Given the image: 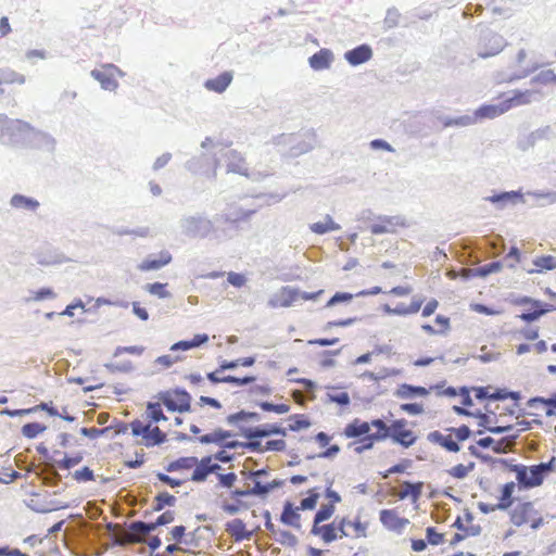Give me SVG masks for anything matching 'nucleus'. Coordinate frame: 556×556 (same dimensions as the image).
Wrapping results in <instances>:
<instances>
[{
    "mask_svg": "<svg viewBox=\"0 0 556 556\" xmlns=\"http://www.w3.org/2000/svg\"><path fill=\"white\" fill-rule=\"evenodd\" d=\"M176 497L168 492L159 493L154 497L153 511H161L165 506L173 507L176 504Z\"/></svg>",
    "mask_w": 556,
    "mask_h": 556,
    "instance_id": "obj_42",
    "label": "nucleus"
},
{
    "mask_svg": "<svg viewBox=\"0 0 556 556\" xmlns=\"http://www.w3.org/2000/svg\"><path fill=\"white\" fill-rule=\"evenodd\" d=\"M426 539L431 545H439L444 542V534L439 533L434 527H428L426 529Z\"/></svg>",
    "mask_w": 556,
    "mask_h": 556,
    "instance_id": "obj_62",
    "label": "nucleus"
},
{
    "mask_svg": "<svg viewBox=\"0 0 556 556\" xmlns=\"http://www.w3.org/2000/svg\"><path fill=\"white\" fill-rule=\"evenodd\" d=\"M173 257L168 251H161L157 255H150L138 265L141 271L159 270L172 262Z\"/></svg>",
    "mask_w": 556,
    "mask_h": 556,
    "instance_id": "obj_14",
    "label": "nucleus"
},
{
    "mask_svg": "<svg viewBox=\"0 0 556 556\" xmlns=\"http://www.w3.org/2000/svg\"><path fill=\"white\" fill-rule=\"evenodd\" d=\"M349 447H353L354 452L357 453V454H362L366 451H369L374 447L372 443H370V440L369 439H366V437L364 438H359V440L357 442H351L349 444Z\"/></svg>",
    "mask_w": 556,
    "mask_h": 556,
    "instance_id": "obj_61",
    "label": "nucleus"
},
{
    "mask_svg": "<svg viewBox=\"0 0 556 556\" xmlns=\"http://www.w3.org/2000/svg\"><path fill=\"white\" fill-rule=\"evenodd\" d=\"M299 508L293 505V503L287 501L283 504L282 513L280 515V521L287 526L293 527L295 529H301Z\"/></svg>",
    "mask_w": 556,
    "mask_h": 556,
    "instance_id": "obj_29",
    "label": "nucleus"
},
{
    "mask_svg": "<svg viewBox=\"0 0 556 556\" xmlns=\"http://www.w3.org/2000/svg\"><path fill=\"white\" fill-rule=\"evenodd\" d=\"M285 484L283 480L275 479L268 483H262L261 481H255L254 483V496L265 498L270 492L274 490L281 488Z\"/></svg>",
    "mask_w": 556,
    "mask_h": 556,
    "instance_id": "obj_35",
    "label": "nucleus"
},
{
    "mask_svg": "<svg viewBox=\"0 0 556 556\" xmlns=\"http://www.w3.org/2000/svg\"><path fill=\"white\" fill-rule=\"evenodd\" d=\"M130 531L140 534V535H149L153 531H155L159 527L156 526V522H144L141 520H137L130 523Z\"/></svg>",
    "mask_w": 556,
    "mask_h": 556,
    "instance_id": "obj_43",
    "label": "nucleus"
},
{
    "mask_svg": "<svg viewBox=\"0 0 556 556\" xmlns=\"http://www.w3.org/2000/svg\"><path fill=\"white\" fill-rule=\"evenodd\" d=\"M81 460H83V455L79 453L75 456L64 455V457L62 459L54 460V465H56V467H59L60 469L67 470V469L75 467L76 465H78Z\"/></svg>",
    "mask_w": 556,
    "mask_h": 556,
    "instance_id": "obj_51",
    "label": "nucleus"
},
{
    "mask_svg": "<svg viewBox=\"0 0 556 556\" xmlns=\"http://www.w3.org/2000/svg\"><path fill=\"white\" fill-rule=\"evenodd\" d=\"M255 213V210H243L239 208L233 214H222L217 215L215 217V220H224L225 223H237L240 220H248L253 214Z\"/></svg>",
    "mask_w": 556,
    "mask_h": 556,
    "instance_id": "obj_38",
    "label": "nucleus"
},
{
    "mask_svg": "<svg viewBox=\"0 0 556 556\" xmlns=\"http://www.w3.org/2000/svg\"><path fill=\"white\" fill-rule=\"evenodd\" d=\"M533 514H535L533 504L531 502H525L518 504L511 510L510 520L515 526L520 527L527 523Z\"/></svg>",
    "mask_w": 556,
    "mask_h": 556,
    "instance_id": "obj_18",
    "label": "nucleus"
},
{
    "mask_svg": "<svg viewBox=\"0 0 556 556\" xmlns=\"http://www.w3.org/2000/svg\"><path fill=\"white\" fill-rule=\"evenodd\" d=\"M498 463L504 465L510 472L516 473V480L520 489H532L543 483L544 478L538 465L526 466L522 464H509L507 459L501 458Z\"/></svg>",
    "mask_w": 556,
    "mask_h": 556,
    "instance_id": "obj_2",
    "label": "nucleus"
},
{
    "mask_svg": "<svg viewBox=\"0 0 556 556\" xmlns=\"http://www.w3.org/2000/svg\"><path fill=\"white\" fill-rule=\"evenodd\" d=\"M401 14L395 8H390L387 11L383 24L386 29L394 28L399 25Z\"/></svg>",
    "mask_w": 556,
    "mask_h": 556,
    "instance_id": "obj_56",
    "label": "nucleus"
},
{
    "mask_svg": "<svg viewBox=\"0 0 556 556\" xmlns=\"http://www.w3.org/2000/svg\"><path fill=\"white\" fill-rule=\"evenodd\" d=\"M255 363V357H242L235 361H223L217 368V371L233 370L238 366L251 367Z\"/></svg>",
    "mask_w": 556,
    "mask_h": 556,
    "instance_id": "obj_39",
    "label": "nucleus"
},
{
    "mask_svg": "<svg viewBox=\"0 0 556 556\" xmlns=\"http://www.w3.org/2000/svg\"><path fill=\"white\" fill-rule=\"evenodd\" d=\"M311 534L320 536V539L329 544L338 539L336 521L328 525L312 526Z\"/></svg>",
    "mask_w": 556,
    "mask_h": 556,
    "instance_id": "obj_31",
    "label": "nucleus"
},
{
    "mask_svg": "<svg viewBox=\"0 0 556 556\" xmlns=\"http://www.w3.org/2000/svg\"><path fill=\"white\" fill-rule=\"evenodd\" d=\"M46 429H47V427L39 422H28L22 427V433L24 437H26L28 439H34L39 433L43 432Z\"/></svg>",
    "mask_w": 556,
    "mask_h": 556,
    "instance_id": "obj_47",
    "label": "nucleus"
},
{
    "mask_svg": "<svg viewBox=\"0 0 556 556\" xmlns=\"http://www.w3.org/2000/svg\"><path fill=\"white\" fill-rule=\"evenodd\" d=\"M502 268L503 263L501 261H495L483 266L473 268L471 270V276L484 278L491 274L498 273Z\"/></svg>",
    "mask_w": 556,
    "mask_h": 556,
    "instance_id": "obj_41",
    "label": "nucleus"
},
{
    "mask_svg": "<svg viewBox=\"0 0 556 556\" xmlns=\"http://www.w3.org/2000/svg\"><path fill=\"white\" fill-rule=\"evenodd\" d=\"M407 421L405 419H396L391 424L390 439L393 443L403 447H409L415 444L417 437L412 430L405 429Z\"/></svg>",
    "mask_w": 556,
    "mask_h": 556,
    "instance_id": "obj_8",
    "label": "nucleus"
},
{
    "mask_svg": "<svg viewBox=\"0 0 556 556\" xmlns=\"http://www.w3.org/2000/svg\"><path fill=\"white\" fill-rule=\"evenodd\" d=\"M494 205L497 211H503L517 203H525L523 194L520 191H502L483 198Z\"/></svg>",
    "mask_w": 556,
    "mask_h": 556,
    "instance_id": "obj_9",
    "label": "nucleus"
},
{
    "mask_svg": "<svg viewBox=\"0 0 556 556\" xmlns=\"http://www.w3.org/2000/svg\"><path fill=\"white\" fill-rule=\"evenodd\" d=\"M427 440L431 443L439 444L448 452L457 453L460 451V445L453 440L452 435H444L438 430L429 432Z\"/></svg>",
    "mask_w": 556,
    "mask_h": 556,
    "instance_id": "obj_26",
    "label": "nucleus"
},
{
    "mask_svg": "<svg viewBox=\"0 0 556 556\" xmlns=\"http://www.w3.org/2000/svg\"><path fill=\"white\" fill-rule=\"evenodd\" d=\"M225 156L227 159L228 172L240 174L242 176H249L244 159L239 152L236 150H229L225 153Z\"/></svg>",
    "mask_w": 556,
    "mask_h": 556,
    "instance_id": "obj_24",
    "label": "nucleus"
},
{
    "mask_svg": "<svg viewBox=\"0 0 556 556\" xmlns=\"http://www.w3.org/2000/svg\"><path fill=\"white\" fill-rule=\"evenodd\" d=\"M333 513L334 506L332 504L321 505L314 516L313 526H319L321 522L327 521Z\"/></svg>",
    "mask_w": 556,
    "mask_h": 556,
    "instance_id": "obj_44",
    "label": "nucleus"
},
{
    "mask_svg": "<svg viewBox=\"0 0 556 556\" xmlns=\"http://www.w3.org/2000/svg\"><path fill=\"white\" fill-rule=\"evenodd\" d=\"M424 483L422 482H410L403 481L402 490L397 491L396 489H392L390 494L392 496H397L400 500H405L409 497L413 503H416L422 493Z\"/></svg>",
    "mask_w": 556,
    "mask_h": 556,
    "instance_id": "obj_13",
    "label": "nucleus"
},
{
    "mask_svg": "<svg viewBox=\"0 0 556 556\" xmlns=\"http://www.w3.org/2000/svg\"><path fill=\"white\" fill-rule=\"evenodd\" d=\"M535 93L536 91L533 90H514L513 96L504 100L507 112L511 108L530 104L532 102V96Z\"/></svg>",
    "mask_w": 556,
    "mask_h": 556,
    "instance_id": "obj_30",
    "label": "nucleus"
},
{
    "mask_svg": "<svg viewBox=\"0 0 556 556\" xmlns=\"http://www.w3.org/2000/svg\"><path fill=\"white\" fill-rule=\"evenodd\" d=\"M369 431L370 425L368 421L355 418L345 426L343 434L349 439H359L367 435Z\"/></svg>",
    "mask_w": 556,
    "mask_h": 556,
    "instance_id": "obj_25",
    "label": "nucleus"
},
{
    "mask_svg": "<svg viewBox=\"0 0 556 556\" xmlns=\"http://www.w3.org/2000/svg\"><path fill=\"white\" fill-rule=\"evenodd\" d=\"M10 206L17 211L35 213L40 207L38 200L21 193H15L10 199Z\"/></svg>",
    "mask_w": 556,
    "mask_h": 556,
    "instance_id": "obj_17",
    "label": "nucleus"
},
{
    "mask_svg": "<svg viewBox=\"0 0 556 556\" xmlns=\"http://www.w3.org/2000/svg\"><path fill=\"white\" fill-rule=\"evenodd\" d=\"M226 531L235 539L240 542L243 540H251L253 532L245 529V523L241 519H233L226 523Z\"/></svg>",
    "mask_w": 556,
    "mask_h": 556,
    "instance_id": "obj_28",
    "label": "nucleus"
},
{
    "mask_svg": "<svg viewBox=\"0 0 556 556\" xmlns=\"http://www.w3.org/2000/svg\"><path fill=\"white\" fill-rule=\"evenodd\" d=\"M380 521L387 529L397 532L409 523L408 519L399 517L393 509H382L380 511Z\"/></svg>",
    "mask_w": 556,
    "mask_h": 556,
    "instance_id": "obj_16",
    "label": "nucleus"
},
{
    "mask_svg": "<svg viewBox=\"0 0 556 556\" xmlns=\"http://www.w3.org/2000/svg\"><path fill=\"white\" fill-rule=\"evenodd\" d=\"M289 419H293L294 422L289 425V430L291 431H300L303 429H307L311 426V421L305 418L303 415H291Z\"/></svg>",
    "mask_w": 556,
    "mask_h": 556,
    "instance_id": "obj_59",
    "label": "nucleus"
},
{
    "mask_svg": "<svg viewBox=\"0 0 556 556\" xmlns=\"http://www.w3.org/2000/svg\"><path fill=\"white\" fill-rule=\"evenodd\" d=\"M166 283L153 282L147 283L144 289L152 295H156L160 299H166L170 296V293L165 290Z\"/></svg>",
    "mask_w": 556,
    "mask_h": 556,
    "instance_id": "obj_50",
    "label": "nucleus"
},
{
    "mask_svg": "<svg viewBox=\"0 0 556 556\" xmlns=\"http://www.w3.org/2000/svg\"><path fill=\"white\" fill-rule=\"evenodd\" d=\"M54 466H55L54 463L52 465L46 464V465L40 466V470H38V471L35 470L37 478L39 480H41V482L45 485L56 486L60 483L62 477L55 470Z\"/></svg>",
    "mask_w": 556,
    "mask_h": 556,
    "instance_id": "obj_23",
    "label": "nucleus"
},
{
    "mask_svg": "<svg viewBox=\"0 0 556 556\" xmlns=\"http://www.w3.org/2000/svg\"><path fill=\"white\" fill-rule=\"evenodd\" d=\"M233 78L232 72L226 71L219 74L217 77L207 79L204 83V87L210 91H215L217 93L224 92L228 86L231 84Z\"/></svg>",
    "mask_w": 556,
    "mask_h": 556,
    "instance_id": "obj_27",
    "label": "nucleus"
},
{
    "mask_svg": "<svg viewBox=\"0 0 556 556\" xmlns=\"http://www.w3.org/2000/svg\"><path fill=\"white\" fill-rule=\"evenodd\" d=\"M507 112V106L504 103V100L498 104H483L478 108L472 114L476 117V123L485 118H495Z\"/></svg>",
    "mask_w": 556,
    "mask_h": 556,
    "instance_id": "obj_19",
    "label": "nucleus"
},
{
    "mask_svg": "<svg viewBox=\"0 0 556 556\" xmlns=\"http://www.w3.org/2000/svg\"><path fill=\"white\" fill-rule=\"evenodd\" d=\"M73 478L77 482H87V481L93 480L94 475H93V471L89 467L85 466L81 469L76 470L73 473Z\"/></svg>",
    "mask_w": 556,
    "mask_h": 556,
    "instance_id": "obj_63",
    "label": "nucleus"
},
{
    "mask_svg": "<svg viewBox=\"0 0 556 556\" xmlns=\"http://www.w3.org/2000/svg\"><path fill=\"white\" fill-rule=\"evenodd\" d=\"M91 77L100 83L101 88L104 90H115L118 87V83L113 78V74L110 70H92L90 73Z\"/></svg>",
    "mask_w": 556,
    "mask_h": 556,
    "instance_id": "obj_32",
    "label": "nucleus"
},
{
    "mask_svg": "<svg viewBox=\"0 0 556 556\" xmlns=\"http://www.w3.org/2000/svg\"><path fill=\"white\" fill-rule=\"evenodd\" d=\"M378 219L381 224H372L369 229L372 235H382L393 232L395 226H403L404 223L399 216H379Z\"/></svg>",
    "mask_w": 556,
    "mask_h": 556,
    "instance_id": "obj_20",
    "label": "nucleus"
},
{
    "mask_svg": "<svg viewBox=\"0 0 556 556\" xmlns=\"http://www.w3.org/2000/svg\"><path fill=\"white\" fill-rule=\"evenodd\" d=\"M226 420L229 425H238L240 421H260L261 415L256 412L241 409L238 413L229 415Z\"/></svg>",
    "mask_w": 556,
    "mask_h": 556,
    "instance_id": "obj_37",
    "label": "nucleus"
},
{
    "mask_svg": "<svg viewBox=\"0 0 556 556\" xmlns=\"http://www.w3.org/2000/svg\"><path fill=\"white\" fill-rule=\"evenodd\" d=\"M333 53L329 49H320L308 58V64L314 71H324L331 66Z\"/></svg>",
    "mask_w": 556,
    "mask_h": 556,
    "instance_id": "obj_21",
    "label": "nucleus"
},
{
    "mask_svg": "<svg viewBox=\"0 0 556 556\" xmlns=\"http://www.w3.org/2000/svg\"><path fill=\"white\" fill-rule=\"evenodd\" d=\"M131 434L134 437H142L147 447L161 445L166 441V433L159 427H151V422L143 425L139 419L130 422Z\"/></svg>",
    "mask_w": 556,
    "mask_h": 556,
    "instance_id": "obj_5",
    "label": "nucleus"
},
{
    "mask_svg": "<svg viewBox=\"0 0 556 556\" xmlns=\"http://www.w3.org/2000/svg\"><path fill=\"white\" fill-rule=\"evenodd\" d=\"M429 394V390L425 387L402 383L394 391V396L402 400L424 397Z\"/></svg>",
    "mask_w": 556,
    "mask_h": 556,
    "instance_id": "obj_22",
    "label": "nucleus"
},
{
    "mask_svg": "<svg viewBox=\"0 0 556 556\" xmlns=\"http://www.w3.org/2000/svg\"><path fill=\"white\" fill-rule=\"evenodd\" d=\"M475 468V463H469L468 466L458 464L448 470V473L456 479H464L467 477L469 471Z\"/></svg>",
    "mask_w": 556,
    "mask_h": 556,
    "instance_id": "obj_57",
    "label": "nucleus"
},
{
    "mask_svg": "<svg viewBox=\"0 0 556 556\" xmlns=\"http://www.w3.org/2000/svg\"><path fill=\"white\" fill-rule=\"evenodd\" d=\"M275 540L279 542L281 545L294 547L298 545V538L287 530H278L276 534H274Z\"/></svg>",
    "mask_w": 556,
    "mask_h": 556,
    "instance_id": "obj_46",
    "label": "nucleus"
},
{
    "mask_svg": "<svg viewBox=\"0 0 556 556\" xmlns=\"http://www.w3.org/2000/svg\"><path fill=\"white\" fill-rule=\"evenodd\" d=\"M551 83H556V74L552 70L541 71L531 78V84L547 85Z\"/></svg>",
    "mask_w": 556,
    "mask_h": 556,
    "instance_id": "obj_54",
    "label": "nucleus"
},
{
    "mask_svg": "<svg viewBox=\"0 0 556 556\" xmlns=\"http://www.w3.org/2000/svg\"><path fill=\"white\" fill-rule=\"evenodd\" d=\"M161 405L162 403L160 401L147 403V417L150 419L151 424L167 420V417L164 415Z\"/></svg>",
    "mask_w": 556,
    "mask_h": 556,
    "instance_id": "obj_40",
    "label": "nucleus"
},
{
    "mask_svg": "<svg viewBox=\"0 0 556 556\" xmlns=\"http://www.w3.org/2000/svg\"><path fill=\"white\" fill-rule=\"evenodd\" d=\"M327 399L331 403H336L340 406H349L351 403L350 395L348 392H341L338 394L327 393Z\"/></svg>",
    "mask_w": 556,
    "mask_h": 556,
    "instance_id": "obj_64",
    "label": "nucleus"
},
{
    "mask_svg": "<svg viewBox=\"0 0 556 556\" xmlns=\"http://www.w3.org/2000/svg\"><path fill=\"white\" fill-rule=\"evenodd\" d=\"M156 397L169 412L186 413L191 409V395L185 389L161 391Z\"/></svg>",
    "mask_w": 556,
    "mask_h": 556,
    "instance_id": "obj_4",
    "label": "nucleus"
},
{
    "mask_svg": "<svg viewBox=\"0 0 556 556\" xmlns=\"http://www.w3.org/2000/svg\"><path fill=\"white\" fill-rule=\"evenodd\" d=\"M179 228L182 235L191 239H204L215 231L214 222L203 214L182 216Z\"/></svg>",
    "mask_w": 556,
    "mask_h": 556,
    "instance_id": "obj_1",
    "label": "nucleus"
},
{
    "mask_svg": "<svg viewBox=\"0 0 556 556\" xmlns=\"http://www.w3.org/2000/svg\"><path fill=\"white\" fill-rule=\"evenodd\" d=\"M240 434L245 439H262L270 435H287V429L278 425H260L255 427L239 426Z\"/></svg>",
    "mask_w": 556,
    "mask_h": 556,
    "instance_id": "obj_7",
    "label": "nucleus"
},
{
    "mask_svg": "<svg viewBox=\"0 0 556 556\" xmlns=\"http://www.w3.org/2000/svg\"><path fill=\"white\" fill-rule=\"evenodd\" d=\"M257 405L264 412H273L276 414H287L290 410V406L287 404H274L267 401L260 402Z\"/></svg>",
    "mask_w": 556,
    "mask_h": 556,
    "instance_id": "obj_52",
    "label": "nucleus"
},
{
    "mask_svg": "<svg viewBox=\"0 0 556 556\" xmlns=\"http://www.w3.org/2000/svg\"><path fill=\"white\" fill-rule=\"evenodd\" d=\"M353 296L354 295L349 292H336L327 302L326 307H332L341 303H350Z\"/></svg>",
    "mask_w": 556,
    "mask_h": 556,
    "instance_id": "obj_60",
    "label": "nucleus"
},
{
    "mask_svg": "<svg viewBox=\"0 0 556 556\" xmlns=\"http://www.w3.org/2000/svg\"><path fill=\"white\" fill-rule=\"evenodd\" d=\"M104 367L111 372H130L134 370V366L130 361H124L122 363H106Z\"/></svg>",
    "mask_w": 556,
    "mask_h": 556,
    "instance_id": "obj_53",
    "label": "nucleus"
},
{
    "mask_svg": "<svg viewBox=\"0 0 556 556\" xmlns=\"http://www.w3.org/2000/svg\"><path fill=\"white\" fill-rule=\"evenodd\" d=\"M198 441L201 443V444H216L220 447L224 448V444L225 442L223 441L220 434L218 433V429H215L213 432L211 433H206V434H203V435H200L198 438Z\"/></svg>",
    "mask_w": 556,
    "mask_h": 556,
    "instance_id": "obj_55",
    "label": "nucleus"
},
{
    "mask_svg": "<svg viewBox=\"0 0 556 556\" xmlns=\"http://www.w3.org/2000/svg\"><path fill=\"white\" fill-rule=\"evenodd\" d=\"M372 56V49L370 46L363 43L344 53V59L352 66H357L369 61Z\"/></svg>",
    "mask_w": 556,
    "mask_h": 556,
    "instance_id": "obj_15",
    "label": "nucleus"
},
{
    "mask_svg": "<svg viewBox=\"0 0 556 556\" xmlns=\"http://www.w3.org/2000/svg\"><path fill=\"white\" fill-rule=\"evenodd\" d=\"M222 380H224V383H230L236 384L239 387L248 386L256 380L254 376H244L242 378L236 377V376H224L222 377Z\"/></svg>",
    "mask_w": 556,
    "mask_h": 556,
    "instance_id": "obj_58",
    "label": "nucleus"
},
{
    "mask_svg": "<svg viewBox=\"0 0 556 556\" xmlns=\"http://www.w3.org/2000/svg\"><path fill=\"white\" fill-rule=\"evenodd\" d=\"M533 264L540 269L529 270V273H539L541 269L552 270L556 268V257L552 255L539 256L533 261Z\"/></svg>",
    "mask_w": 556,
    "mask_h": 556,
    "instance_id": "obj_45",
    "label": "nucleus"
},
{
    "mask_svg": "<svg viewBox=\"0 0 556 556\" xmlns=\"http://www.w3.org/2000/svg\"><path fill=\"white\" fill-rule=\"evenodd\" d=\"M518 434L507 435L502 438L496 444L493 445V452L496 454L506 453L514 444Z\"/></svg>",
    "mask_w": 556,
    "mask_h": 556,
    "instance_id": "obj_49",
    "label": "nucleus"
},
{
    "mask_svg": "<svg viewBox=\"0 0 556 556\" xmlns=\"http://www.w3.org/2000/svg\"><path fill=\"white\" fill-rule=\"evenodd\" d=\"M505 46L506 40L502 35L488 30L481 37L478 55L482 59L496 55Z\"/></svg>",
    "mask_w": 556,
    "mask_h": 556,
    "instance_id": "obj_6",
    "label": "nucleus"
},
{
    "mask_svg": "<svg viewBox=\"0 0 556 556\" xmlns=\"http://www.w3.org/2000/svg\"><path fill=\"white\" fill-rule=\"evenodd\" d=\"M30 142L37 149L52 153L55 150V139L47 132L37 130L29 125V129L25 131V142Z\"/></svg>",
    "mask_w": 556,
    "mask_h": 556,
    "instance_id": "obj_10",
    "label": "nucleus"
},
{
    "mask_svg": "<svg viewBox=\"0 0 556 556\" xmlns=\"http://www.w3.org/2000/svg\"><path fill=\"white\" fill-rule=\"evenodd\" d=\"M515 491V483L507 482L502 486L500 502L495 504L498 510H507L513 505V493Z\"/></svg>",
    "mask_w": 556,
    "mask_h": 556,
    "instance_id": "obj_34",
    "label": "nucleus"
},
{
    "mask_svg": "<svg viewBox=\"0 0 556 556\" xmlns=\"http://www.w3.org/2000/svg\"><path fill=\"white\" fill-rule=\"evenodd\" d=\"M555 138V132L551 126H543L530 132L525 139L519 140L518 147L526 151L533 148L539 141L552 140Z\"/></svg>",
    "mask_w": 556,
    "mask_h": 556,
    "instance_id": "obj_11",
    "label": "nucleus"
},
{
    "mask_svg": "<svg viewBox=\"0 0 556 556\" xmlns=\"http://www.w3.org/2000/svg\"><path fill=\"white\" fill-rule=\"evenodd\" d=\"M300 300V289L286 286L282 287L280 293L276 298L268 301L270 307H289Z\"/></svg>",
    "mask_w": 556,
    "mask_h": 556,
    "instance_id": "obj_12",
    "label": "nucleus"
},
{
    "mask_svg": "<svg viewBox=\"0 0 556 556\" xmlns=\"http://www.w3.org/2000/svg\"><path fill=\"white\" fill-rule=\"evenodd\" d=\"M325 223L318 222L309 226V229L317 235H325L329 231L339 230L341 227L337 224L330 215H326Z\"/></svg>",
    "mask_w": 556,
    "mask_h": 556,
    "instance_id": "obj_36",
    "label": "nucleus"
},
{
    "mask_svg": "<svg viewBox=\"0 0 556 556\" xmlns=\"http://www.w3.org/2000/svg\"><path fill=\"white\" fill-rule=\"evenodd\" d=\"M212 460V455L204 456L201 459H198V463L193 466L194 470L191 475V480L193 482L200 483L204 482L210 476L207 464Z\"/></svg>",
    "mask_w": 556,
    "mask_h": 556,
    "instance_id": "obj_33",
    "label": "nucleus"
},
{
    "mask_svg": "<svg viewBox=\"0 0 556 556\" xmlns=\"http://www.w3.org/2000/svg\"><path fill=\"white\" fill-rule=\"evenodd\" d=\"M28 129V123L21 119H11L5 114H0V143H25V131Z\"/></svg>",
    "mask_w": 556,
    "mask_h": 556,
    "instance_id": "obj_3",
    "label": "nucleus"
},
{
    "mask_svg": "<svg viewBox=\"0 0 556 556\" xmlns=\"http://www.w3.org/2000/svg\"><path fill=\"white\" fill-rule=\"evenodd\" d=\"M307 493H308V496L305 498H302L300 502V506L298 507L301 510L314 509L319 500V493L316 492V489H312Z\"/></svg>",
    "mask_w": 556,
    "mask_h": 556,
    "instance_id": "obj_48",
    "label": "nucleus"
}]
</instances>
